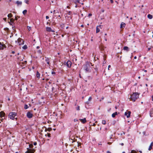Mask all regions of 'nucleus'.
I'll use <instances>...</instances> for the list:
<instances>
[{"label": "nucleus", "instance_id": "5", "mask_svg": "<svg viewBox=\"0 0 153 153\" xmlns=\"http://www.w3.org/2000/svg\"><path fill=\"white\" fill-rule=\"evenodd\" d=\"M6 47V46L3 43L0 42V50H3Z\"/></svg>", "mask_w": 153, "mask_h": 153}, {"label": "nucleus", "instance_id": "23", "mask_svg": "<svg viewBox=\"0 0 153 153\" xmlns=\"http://www.w3.org/2000/svg\"><path fill=\"white\" fill-rule=\"evenodd\" d=\"M27 48V46L26 45H24L23 47L22 48L24 50H25Z\"/></svg>", "mask_w": 153, "mask_h": 153}, {"label": "nucleus", "instance_id": "60", "mask_svg": "<svg viewBox=\"0 0 153 153\" xmlns=\"http://www.w3.org/2000/svg\"><path fill=\"white\" fill-rule=\"evenodd\" d=\"M12 53H13L14 54L15 53V52L13 51H12Z\"/></svg>", "mask_w": 153, "mask_h": 153}, {"label": "nucleus", "instance_id": "29", "mask_svg": "<svg viewBox=\"0 0 153 153\" xmlns=\"http://www.w3.org/2000/svg\"><path fill=\"white\" fill-rule=\"evenodd\" d=\"M102 123L104 125H105L106 124V121L105 120H103L102 121Z\"/></svg>", "mask_w": 153, "mask_h": 153}, {"label": "nucleus", "instance_id": "45", "mask_svg": "<svg viewBox=\"0 0 153 153\" xmlns=\"http://www.w3.org/2000/svg\"><path fill=\"white\" fill-rule=\"evenodd\" d=\"M52 74H55V72L54 71H52Z\"/></svg>", "mask_w": 153, "mask_h": 153}, {"label": "nucleus", "instance_id": "37", "mask_svg": "<svg viewBox=\"0 0 153 153\" xmlns=\"http://www.w3.org/2000/svg\"><path fill=\"white\" fill-rule=\"evenodd\" d=\"M78 120L77 119H75L74 120V122H76L78 121Z\"/></svg>", "mask_w": 153, "mask_h": 153}, {"label": "nucleus", "instance_id": "40", "mask_svg": "<svg viewBox=\"0 0 153 153\" xmlns=\"http://www.w3.org/2000/svg\"><path fill=\"white\" fill-rule=\"evenodd\" d=\"M78 146H80L81 145V143H78Z\"/></svg>", "mask_w": 153, "mask_h": 153}, {"label": "nucleus", "instance_id": "4", "mask_svg": "<svg viewBox=\"0 0 153 153\" xmlns=\"http://www.w3.org/2000/svg\"><path fill=\"white\" fill-rule=\"evenodd\" d=\"M35 151V149H28L27 148V151H26L25 153H34Z\"/></svg>", "mask_w": 153, "mask_h": 153}, {"label": "nucleus", "instance_id": "48", "mask_svg": "<svg viewBox=\"0 0 153 153\" xmlns=\"http://www.w3.org/2000/svg\"><path fill=\"white\" fill-rule=\"evenodd\" d=\"M15 19L16 20H17L18 19L17 17H15Z\"/></svg>", "mask_w": 153, "mask_h": 153}, {"label": "nucleus", "instance_id": "16", "mask_svg": "<svg viewBox=\"0 0 153 153\" xmlns=\"http://www.w3.org/2000/svg\"><path fill=\"white\" fill-rule=\"evenodd\" d=\"M40 74L39 73V72L37 71L36 72V76L37 78L38 79H39L40 78Z\"/></svg>", "mask_w": 153, "mask_h": 153}, {"label": "nucleus", "instance_id": "25", "mask_svg": "<svg viewBox=\"0 0 153 153\" xmlns=\"http://www.w3.org/2000/svg\"><path fill=\"white\" fill-rule=\"evenodd\" d=\"M128 47L127 46H125L123 48V49L124 50H127V51L128 50Z\"/></svg>", "mask_w": 153, "mask_h": 153}, {"label": "nucleus", "instance_id": "24", "mask_svg": "<svg viewBox=\"0 0 153 153\" xmlns=\"http://www.w3.org/2000/svg\"><path fill=\"white\" fill-rule=\"evenodd\" d=\"M29 149H32V148H33V145L32 144H29Z\"/></svg>", "mask_w": 153, "mask_h": 153}, {"label": "nucleus", "instance_id": "12", "mask_svg": "<svg viewBox=\"0 0 153 153\" xmlns=\"http://www.w3.org/2000/svg\"><path fill=\"white\" fill-rule=\"evenodd\" d=\"M79 120H80L83 123H85L86 122L85 118H84L82 119H79Z\"/></svg>", "mask_w": 153, "mask_h": 153}, {"label": "nucleus", "instance_id": "53", "mask_svg": "<svg viewBox=\"0 0 153 153\" xmlns=\"http://www.w3.org/2000/svg\"><path fill=\"white\" fill-rule=\"evenodd\" d=\"M39 48V46H37V47H36V48H37V49H38Z\"/></svg>", "mask_w": 153, "mask_h": 153}, {"label": "nucleus", "instance_id": "51", "mask_svg": "<svg viewBox=\"0 0 153 153\" xmlns=\"http://www.w3.org/2000/svg\"><path fill=\"white\" fill-rule=\"evenodd\" d=\"M121 144L122 146H123L124 145V144H123V143H121V144Z\"/></svg>", "mask_w": 153, "mask_h": 153}, {"label": "nucleus", "instance_id": "57", "mask_svg": "<svg viewBox=\"0 0 153 153\" xmlns=\"http://www.w3.org/2000/svg\"><path fill=\"white\" fill-rule=\"evenodd\" d=\"M81 27H83L84 25H81Z\"/></svg>", "mask_w": 153, "mask_h": 153}, {"label": "nucleus", "instance_id": "39", "mask_svg": "<svg viewBox=\"0 0 153 153\" xmlns=\"http://www.w3.org/2000/svg\"><path fill=\"white\" fill-rule=\"evenodd\" d=\"M30 27H28V29L29 30H30Z\"/></svg>", "mask_w": 153, "mask_h": 153}, {"label": "nucleus", "instance_id": "3", "mask_svg": "<svg viewBox=\"0 0 153 153\" xmlns=\"http://www.w3.org/2000/svg\"><path fill=\"white\" fill-rule=\"evenodd\" d=\"M16 115V114L15 112H11L9 113L8 116L10 119L14 120L15 118V117Z\"/></svg>", "mask_w": 153, "mask_h": 153}, {"label": "nucleus", "instance_id": "10", "mask_svg": "<svg viewBox=\"0 0 153 153\" xmlns=\"http://www.w3.org/2000/svg\"><path fill=\"white\" fill-rule=\"evenodd\" d=\"M46 30L48 32H54V31L53 30H52L51 28L50 27H46Z\"/></svg>", "mask_w": 153, "mask_h": 153}, {"label": "nucleus", "instance_id": "27", "mask_svg": "<svg viewBox=\"0 0 153 153\" xmlns=\"http://www.w3.org/2000/svg\"><path fill=\"white\" fill-rule=\"evenodd\" d=\"M7 16L9 18H11L12 17V15L11 13H10Z\"/></svg>", "mask_w": 153, "mask_h": 153}, {"label": "nucleus", "instance_id": "55", "mask_svg": "<svg viewBox=\"0 0 153 153\" xmlns=\"http://www.w3.org/2000/svg\"><path fill=\"white\" fill-rule=\"evenodd\" d=\"M105 41H107V39L106 38H105Z\"/></svg>", "mask_w": 153, "mask_h": 153}, {"label": "nucleus", "instance_id": "19", "mask_svg": "<svg viewBox=\"0 0 153 153\" xmlns=\"http://www.w3.org/2000/svg\"><path fill=\"white\" fill-rule=\"evenodd\" d=\"M125 26V24L124 23L122 22L120 25V28H122L123 27H124Z\"/></svg>", "mask_w": 153, "mask_h": 153}, {"label": "nucleus", "instance_id": "2", "mask_svg": "<svg viewBox=\"0 0 153 153\" xmlns=\"http://www.w3.org/2000/svg\"><path fill=\"white\" fill-rule=\"evenodd\" d=\"M24 42V40L20 38H19L17 40L15 41L16 44L19 45H23Z\"/></svg>", "mask_w": 153, "mask_h": 153}, {"label": "nucleus", "instance_id": "20", "mask_svg": "<svg viewBox=\"0 0 153 153\" xmlns=\"http://www.w3.org/2000/svg\"><path fill=\"white\" fill-rule=\"evenodd\" d=\"M147 17H148V18L150 19H152V18L153 17L150 14H149L147 15Z\"/></svg>", "mask_w": 153, "mask_h": 153}, {"label": "nucleus", "instance_id": "62", "mask_svg": "<svg viewBox=\"0 0 153 153\" xmlns=\"http://www.w3.org/2000/svg\"><path fill=\"white\" fill-rule=\"evenodd\" d=\"M152 100L153 101V95L152 96Z\"/></svg>", "mask_w": 153, "mask_h": 153}, {"label": "nucleus", "instance_id": "13", "mask_svg": "<svg viewBox=\"0 0 153 153\" xmlns=\"http://www.w3.org/2000/svg\"><path fill=\"white\" fill-rule=\"evenodd\" d=\"M5 115V114L3 111H1L0 112V116L2 118L4 117Z\"/></svg>", "mask_w": 153, "mask_h": 153}, {"label": "nucleus", "instance_id": "7", "mask_svg": "<svg viewBox=\"0 0 153 153\" xmlns=\"http://www.w3.org/2000/svg\"><path fill=\"white\" fill-rule=\"evenodd\" d=\"M90 67L89 65L88 66L87 65H85L84 67V68L86 72H89V69Z\"/></svg>", "mask_w": 153, "mask_h": 153}, {"label": "nucleus", "instance_id": "11", "mask_svg": "<svg viewBox=\"0 0 153 153\" xmlns=\"http://www.w3.org/2000/svg\"><path fill=\"white\" fill-rule=\"evenodd\" d=\"M71 62L70 61H68L66 63V65L68 68H70L71 65Z\"/></svg>", "mask_w": 153, "mask_h": 153}, {"label": "nucleus", "instance_id": "49", "mask_svg": "<svg viewBox=\"0 0 153 153\" xmlns=\"http://www.w3.org/2000/svg\"><path fill=\"white\" fill-rule=\"evenodd\" d=\"M95 125H96V124H95V123H94L93 124V126H95Z\"/></svg>", "mask_w": 153, "mask_h": 153}, {"label": "nucleus", "instance_id": "1", "mask_svg": "<svg viewBox=\"0 0 153 153\" xmlns=\"http://www.w3.org/2000/svg\"><path fill=\"white\" fill-rule=\"evenodd\" d=\"M139 94L137 93H134L131 95L130 100L133 102L135 101V100L139 97Z\"/></svg>", "mask_w": 153, "mask_h": 153}, {"label": "nucleus", "instance_id": "18", "mask_svg": "<svg viewBox=\"0 0 153 153\" xmlns=\"http://www.w3.org/2000/svg\"><path fill=\"white\" fill-rule=\"evenodd\" d=\"M46 59L45 61L47 62V63L49 65L50 61H49V59L48 58H46V57H45Z\"/></svg>", "mask_w": 153, "mask_h": 153}, {"label": "nucleus", "instance_id": "14", "mask_svg": "<svg viewBox=\"0 0 153 153\" xmlns=\"http://www.w3.org/2000/svg\"><path fill=\"white\" fill-rule=\"evenodd\" d=\"M16 3L17 4L18 6H19L22 5V2L21 1H17L16 2Z\"/></svg>", "mask_w": 153, "mask_h": 153}, {"label": "nucleus", "instance_id": "36", "mask_svg": "<svg viewBox=\"0 0 153 153\" xmlns=\"http://www.w3.org/2000/svg\"><path fill=\"white\" fill-rule=\"evenodd\" d=\"M91 97H90L88 99V100L90 101L91 100Z\"/></svg>", "mask_w": 153, "mask_h": 153}, {"label": "nucleus", "instance_id": "47", "mask_svg": "<svg viewBox=\"0 0 153 153\" xmlns=\"http://www.w3.org/2000/svg\"><path fill=\"white\" fill-rule=\"evenodd\" d=\"M6 19H7L6 18H3V19H4V21H6Z\"/></svg>", "mask_w": 153, "mask_h": 153}, {"label": "nucleus", "instance_id": "22", "mask_svg": "<svg viewBox=\"0 0 153 153\" xmlns=\"http://www.w3.org/2000/svg\"><path fill=\"white\" fill-rule=\"evenodd\" d=\"M79 3L80 2L79 0H75V3L76 4H77V3Z\"/></svg>", "mask_w": 153, "mask_h": 153}, {"label": "nucleus", "instance_id": "58", "mask_svg": "<svg viewBox=\"0 0 153 153\" xmlns=\"http://www.w3.org/2000/svg\"><path fill=\"white\" fill-rule=\"evenodd\" d=\"M76 4V6H75V7L76 8V7H77V4Z\"/></svg>", "mask_w": 153, "mask_h": 153}, {"label": "nucleus", "instance_id": "63", "mask_svg": "<svg viewBox=\"0 0 153 153\" xmlns=\"http://www.w3.org/2000/svg\"><path fill=\"white\" fill-rule=\"evenodd\" d=\"M68 27H67L66 28V29H68Z\"/></svg>", "mask_w": 153, "mask_h": 153}, {"label": "nucleus", "instance_id": "43", "mask_svg": "<svg viewBox=\"0 0 153 153\" xmlns=\"http://www.w3.org/2000/svg\"><path fill=\"white\" fill-rule=\"evenodd\" d=\"M110 67H111V65H109L108 66V70H109V68H110Z\"/></svg>", "mask_w": 153, "mask_h": 153}, {"label": "nucleus", "instance_id": "8", "mask_svg": "<svg viewBox=\"0 0 153 153\" xmlns=\"http://www.w3.org/2000/svg\"><path fill=\"white\" fill-rule=\"evenodd\" d=\"M33 114L30 112H28L27 113V116L29 118H32L33 117Z\"/></svg>", "mask_w": 153, "mask_h": 153}, {"label": "nucleus", "instance_id": "56", "mask_svg": "<svg viewBox=\"0 0 153 153\" xmlns=\"http://www.w3.org/2000/svg\"><path fill=\"white\" fill-rule=\"evenodd\" d=\"M134 59H136L137 58V56H135L134 57Z\"/></svg>", "mask_w": 153, "mask_h": 153}, {"label": "nucleus", "instance_id": "21", "mask_svg": "<svg viewBox=\"0 0 153 153\" xmlns=\"http://www.w3.org/2000/svg\"><path fill=\"white\" fill-rule=\"evenodd\" d=\"M150 117H153V112L152 111H151L150 113Z\"/></svg>", "mask_w": 153, "mask_h": 153}, {"label": "nucleus", "instance_id": "28", "mask_svg": "<svg viewBox=\"0 0 153 153\" xmlns=\"http://www.w3.org/2000/svg\"><path fill=\"white\" fill-rule=\"evenodd\" d=\"M21 63L24 65H26L27 64V61H25L24 62H22Z\"/></svg>", "mask_w": 153, "mask_h": 153}, {"label": "nucleus", "instance_id": "52", "mask_svg": "<svg viewBox=\"0 0 153 153\" xmlns=\"http://www.w3.org/2000/svg\"><path fill=\"white\" fill-rule=\"evenodd\" d=\"M3 118H2L1 119V121H3Z\"/></svg>", "mask_w": 153, "mask_h": 153}, {"label": "nucleus", "instance_id": "6", "mask_svg": "<svg viewBox=\"0 0 153 153\" xmlns=\"http://www.w3.org/2000/svg\"><path fill=\"white\" fill-rule=\"evenodd\" d=\"M131 112L130 111H127L125 113V115L126 116L127 118H129L130 116Z\"/></svg>", "mask_w": 153, "mask_h": 153}, {"label": "nucleus", "instance_id": "34", "mask_svg": "<svg viewBox=\"0 0 153 153\" xmlns=\"http://www.w3.org/2000/svg\"><path fill=\"white\" fill-rule=\"evenodd\" d=\"M25 2L27 4H28L29 3V1L27 0H25Z\"/></svg>", "mask_w": 153, "mask_h": 153}, {"label": "nucleus", "instance_id": "31", "mask_svg": "<svg viewBox=\"0 0 153 153\" xmlns=\"http://www.w3.org/2000/svg\"><path fill=\"white\" fill-rule=\"evenodd\" d=\"M131 153H137V152L134 150H132L131 152Z\"/></svg>", "mask_w": 153, "mask_h": 153}, {"label": "nucleus", "instance_id": "61", "mask_svg": "<svg viewBox=\"0 0 153 153\" xmlns=\"http://www.w3.org/2000/svg\"><path fill=\"white\" fill-rule=\"evenodd\" d=\"M115 108L116 109H117V106H115Z\"/></svg>", "mask_w": 153, "mask_h": 153}, {"label": "nucleus", "instance_id": "41", "mask_svg": "<svg viewBox=\"0 0 153 153\" xmlns=\"http://www.w3.org/2000/svg\"><path fill=\"white\" fill-rule=\"evenodd\" d=\"M37 144V143L36 142H34L33 143V145L35 146Z\"/></svg>", "mask_w": 153, "mask_h": 153}, {"label": "nucleus", "instance_id": "38", "mask_svg": "<svg viewBox=\"0 0 153 153\" xmlns=\"http://www.w3.org/2000/svg\"><path fill=\"white\" fill-rule=\"evenodd\" d=\"M18 59L19 60H20V61H23V59H20L19 58H18Z\"/></svg>", "mask_w": 153, "mask_h": 153}, {"label": "nucleus", "instance_id": "9", "mask_svg": "<svg viewBox=\"0 0 153 153\" xmlns=\"http://www.w3.org/2000/svg\"><path fill=\"white\" fill-rule=\"evenodd\" d=\"M102 26L100 25L98 26H97L96 27V33H98L100 31V28H101Z\"/></svg>", "mask_w": 153, "mask_h": 153}, {"label": "nucleus", "instance_id": "46", "mask_svg": "<svg viewBox=\"0 0 153 153\" xmlns=\"http://www.w3.org/2000/svg\"><path fill=\"white\" fill-rule=\"evenodd\" d=\"M110 1L111 3H113V0H110Z\"/></svg>", "mask_w": 153, "mask_h": 153}, {"label": "nucleus", "instance_id": "44", "mask_svg": "<svg viewBox=\"0 0 153 153\" xmlns=\"http://www.w3.org/2000/svg\"><path fill=\"white\" fill-rule=\"evenodd\" d=\"M46 18L47 19H48L49 18V17L48 16H46Z\"/></svg>", "mask_w": 153, "mask_h": 153}, {"label": "nucleus", "instance_id": "50", "mask_svg": "<svg viewBox=\"0 0 153 153\" xmlns=\"http://www.w3.org/2000/svg\"><path fill=\"white\" fill-rule=\"evenodd\" d=\"M107 153H111L110 151H107Z\"/></svg>", "mask_w": 153, "mask_h": 153}, {"label": "nucleus", "instance_id": "32", "mask_svg": "<svg viewBox=\"0 0 153 153\" xmlns=\"http://www.w3.org/2000/svg\"><path fill=\"white\" fill-rule=\"evenodd\" d=\"M76 110L79 111L80 110V107L79 106H78L76 108Z\"/></svg>", "mask_w": 153, "mask_h": 153}, {"label": "nucleus", "instance_id": "17", "mask_svg": "<svg viewBox=\"0 0 153 153\" xmlns=\"http://www.w3.org/2000/svg\"><path fill=\"white\" fill-rule=\"evenodd\" d=\"M117 115V112H116L113 113V114H112V117H115V116L116 115Z\"/></svg>", "mask_w": 153, "mask_h": 153}, {"label": "nucleus", "instance_id": "64", "mask_svg": "<svg viewBox=\"0 0 153 153\" xmlns=\"http://www.w3.org/2000/svg\"><path fill=\"white\" fill-rule=\"evenodd\" d=\"M122 153H125V152H122Z\"/></svg>", "mask_w": 153, "mask_h": 153}, {"label": "nucleus", "instance_id": "26", "mask_svg": "<svg viewBox=\"0 0 153 153\" xmlns=\"http://www.w3.org/2000/svg\"><path fill=\"white\" fill-rule=\"evenodd\" d=\"M27 12V10H24L23 11L22 13H23L24 15H25L26 13Z\"/></svg>", "mask_w": 153, "mask_h": 153}, {"label": "nucleus", "instance_id": "35", "mask_svg": "<svg viewBox=\"0 0 153 153\" xmlns=\"http://www.w3.org/2000/svg\"><path fill=\"white\" fill-rule=\"evenodd\" d=\"M7 2L8 3H9L11 1V0H6Z\"/></svg>", "mask_w": 153, "mask_h": 153}, {"label": "nucleus", "instance_id": "42", "mask_svg": "<svg viewBox=\"0 0 153 153\" xmlns=\"http://www.w3.org/2000/svg\"><path fill=\"white\" fill-rule=\"evenodd\" d=\"M92 16V14H91V13H89V14H88V16H89H89Z\"/></svg>", "mask_w": 153, "mask_h": 153}, {"label": "nucleus", "instance_id": "15", "mask_svg": "<svg viewBox=\"0 0 153 153\" xmlns=\"http://www.w3.org/2000/svg\"><path fill=\"white\" fill-rule=\"evenodd\" d=\"M153 146V142H152L150 144V145L149 147L148 150H151L152 149V146Z\"/></svg>", "mask_w": 153, "mask_h": 153}, {"label": "nucleus", "instance_id": "33", "mask_svg": "<svg viewBox=\"0 0 153 153\" xmlns=\"http://www.w3.org/2000/svg\"><path fill=\"white\" fill-rule=\"evenodd\" d=\"M14 21V20L13 19H10V22H11L12 23H13V21Z\"/></svg>", "mask_w": 153, "mask_h": 153}, {"label": "nucleus", "instance_id": "59", "mask_svg": "<svg viewBox=\"0 0 153 153\" xmlns=\"http://www.w3.org/2000/svg\"><path fill=\"white\" fill-rule=\"evenodd\" d=\"M144 71L145 72H147V70H144Z\"/></svg>", "mask_w": 153, "mask_h": 153}, {"label": "nucleus", "instance_id": "30", "mask_svg": "<svg viewBox=\"0 0 153 153\" xmlns=\"http://www.w3.org/2000/svg\"><path fill=\"white\" fill-rule=\"evenodd\" d=\"M28 108L27 105H25L24 106V108L25 109H27Z\"/></svg>", "mask_w": 153, "mask_h": 153}, {"label": "nucleus", "instance_id": "54", "mask_svg": "<svg viewBox=\"0 0 153 153\" xmlns=\"http://www.w3.org/2000/svg\"><path fill=\"white\" fill-rule=\"evenodd\" d=\"M151 48H148V51H149L150 49H151Z\"/></svg>", "mask_w": 153, "mask_h": 153}]
</instances>
